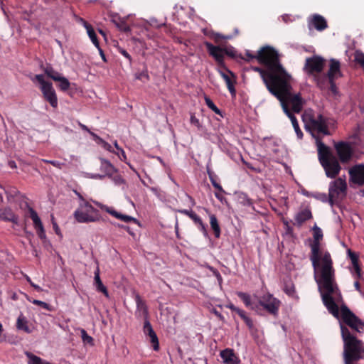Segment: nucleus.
<instances>
[{"instance_id":"9b49d317","label":"nucleus","mask_w":364,"mask_h":364,"mask_svg":"<svg viewBox=\"0 0 364 364\" xmlns=\"http://www.w3.org/2000/svg\"><path fill=\"white\" fill-rule=\"evenodd\" d=\"M258 304L259 305L260 311L263 308L269 314L277 316L281 306V301L272 294L267 293L259 298Z\"/></svg>"},{"instance_id":"774afa93","label":"nucleus","mask_w":364,"mask_h":364,"mask_svg":"<svg viewBox=\"0 0 364 364\" xmlns=\"http://www.w3.org/2000/svg\"><path fill=\"white\" fill-rule=\"evenodd\" d=\"M190 218L194 221V223L198 222L200 217H198L194 212L190 213Z\"/></svg>"},{"instance_id":"c85d7f7f","label":"nucleus","mask_w":364,"mask_h":364,"mask_svg":"<svg viewBox=\"0 0 364 364\" xmlns=\"http://www.w3.org/2000/svg\"><path fill=\"white\" fill-rule=\"evenodd\" d=\"M95 274V284L96 285L97 290L103 293L106 297H109V293L106 287L102 284L100 277V269L97 267L94 272Z\"/></svg>"},{"instance_id":"09e8293b","label":"nucleus","mask_w":364,"mask_h":364,"mask_svg":"<svg viewBox=\"0 0 364 364\" xmlns=\"http://www.w3.org/2000/svg\"><path fill=\"white\" fill-rule=\"evenodd\" d=\"M244 164L250 170L255 172H259L261 168L258 166L253 165L250 161H242Z\"/></svg>"},{"instance_id":"58836bf2","label":"nucleus","mask_w":364,"mask_h":364,"mask_svg":"<svg viewBox=\"0 0 364 364\" xmlns=\"http://www.w3.org/2000/svg\"><path fill=\"white\" fill-rule=\"evenodd\" d=\"M44 73L49 78L55 81L58 80V77L61 76V75L55 71L51 66H47L44 68Z\"/></svg>"},{"instance_id":"c03bdc74","label":"nucleus","mask_w":364,"mask_h":364,"mask_svg":"<svg viewBox=\"0 0 364 364\" xmlns=\"http://www.w3.org/2000/svg\"><path fill=\"white\" fill-rule=\"evenodd\" d=\"M81 337L84 343H87L93 345V338L89 336L85 329L80 330Z\"/></svg>"},{"instance_id":"0e129e2a","label":"nucleus","mask_w":364,"mask_h":364,"mask_svg":"<svg viewBox=\"0 0 364 364\" xmlns=\"http://www.w3.org/2000/svg\"><path fill=\"white\" fill-rule=\"evenodd\" d=\"M26 279L30 283V284L33 287H34L37 291H41L42 290L41 288L38 285H36L33 282H32L31 279L28 277H26Z\"/></svg>"},{"instance_id":"f03ea898","label":"nucleus","mask_w":364,"mask_h":364,"mask_svg":"<svg viewBox=\"0 0 364 364\" xmlns=\"http://www.w3.org/2000/svg\"><path fill=\"white\" fill-rule=\"evenodd\" d=\"M289 79L290 75L289 77H284L270 93L280 101L282 109L286 114L287 113H292V112L300 113L304 101L300 93H291L292 87L289 83Z\"/></svg>"},{"instance_id":"ea45409f","label":"nucleus","mask_w":364,"mask_h":364,"mask_svg":"<svg viewBox=\"0 0 364 364\" xmlns=\"http://www.w3.org/2000/svg\"><path fill=\"white\" fill-rule=\"evenodd\" d=\"M55 82H59L58 87L64 92L67 91L70 85L69 80L63 76L58 77V80H56Z\"/></svg>"},{"instance_id":"c9c22d12","label":"nucleus","mask_w":364,"mask_h":364,"mask_svg":"<svg viewBox=\"0 0 364 364\" xmlns=\"http://www.w3.org/2000/svg\"><path fill=\"white\" fill-rule=\"evenodd\" d=\"M287 117L290 119L292 126L299 139H302L303 133L299 128L298 121L293 113H287Z\"/></svg>"},{"instance_id":"2eb2a0df","label":"nucleus","mask_w":364,"mask_h":364,"mask_svg":"<svg viewBox=\"0 0 364 364\" xmlns=\"http://www.w3.org/2000/svg\"><path fill=\"white\" fill-rule=\"evenodd\" d=\"M334 148L338 156V159H351L353 149L350 142L344 141L334 142Z\"/></svg>"},{"instance_id":"bb28decb","label":"nucleus","mask_w":364,"mask_h":364,"mask_svg":"<svg viewBox=\"0 0 364 364\" xmlns=\"http://www.w3.org/2000/svg\"><path fill=\"white\" fill-rule=\"evenodd\" d=\"M314 80L316 84V86L321 90H325L328 88L329 85V78L327 74L321 75V73L314 75Z\"/></svg>"},{"instance_id":"473e14b6","label":"nucleus","mask_w":364,"mask_h":364,"mask_svg":"<svg viewBox=\"0 0 364 364\" xmlns=\"http://www.w3.org/2000/svg\"><path fill=\"white\" fill-rule=\"evenodd\" d=\"M112 21L121 31L127 33L131 31L130 26L124 19L121 18L120 17L114 18Z\"/></svg>"},{"instance_id":"4c0bfd02","label":"nucleus","mask_w":364,"mask_h":364,"mask_svg":"<svg viewBox=\"0 0 364 364\" xmlns=\"http://www.w3.org/2000/svg\"><path fill=\"white\" fill-rule=\"evenodd\" d=\"M210 224L211 228L213 230L215 235L216 237H219L220 235V228L217 220V218L215 215H210Z\"/></svg>"},{"instance_id":"f704fd0d","label":"nucleus","mask_w":364,"mask_h":364,"mask_svg":"<svg viewBox=\"0 0 364 364\" xmlns=\"http://www.w3.org/2000/svg\"><path fill=\"white\" fill-rule=\"evenodd\" d=\"M25 354L28 358V364H50L49 362L43 360L30 352H26Z\"/></svg>"},{"instance_id":"7ed1b4c3","label":"nucleus","mask_w":364,"mask_h":364,"mask_svg":"<svg viewBox=\"0 0 364 364\" xmlns=\"http://www.w3.org/2000/svg\"><path fill=\"white\" fill-rule=\"evenodd\" d=\"M341 336L343 341V359L345 364H352L362 358L364 344L362 341L351 335L347 327L340 323Z\"/></svg>"},{"instance_id":"72a5a7b5","label":"nucleus","mask_w":364,"mask_h":364,"mask_svg":"<svg viewBox=\"0 0 364 364\" xmlns=\"http://www.w3.org/2000/svg\"><path fill=\"white\" fill-rule=\"evenodd\" d=\"M90 135L92 136L93 140L98 145H100V146H102V148H104L107 151H112V146L106 142L104 139H102L101 137L97 136L95 133L90 132Z\"/></svg>"},{"instance_id":"c756f323","label":"nucleus","mask_w":364,"mask_h":364,"mask_svg":"<svg viewBox=\"0 0 364 364\" xmlns=\"http://www.w3.org/2000/svg\"><path fill=\"white\" fill-rule=\"evenodd\" d=\"M0 219L17 223V218L10 208L0 209Z\"/></svg>"},{"instance_id":"6ab92c4d","label":"nucleus","mask_w":364,"mask_h":364,"mask_svg":"<svg viewBox=\"0 0 364 364\" xmlns=\"http://www.w3.org/2000/svg\"><path fill=\"white\" fill-rule=\"evenodd\" d=\"M143 331L146 336H148L150 338V342L152 344L154 350H158L159 348V343L157 336L154 332L150 322L148 319H145Z\"/></svg>"},{"instance_id":"aec40b11","label":"nucleus","mask_w":364,"mask_h":364,"mask_svg":"<svg viewBox=\"0 0 364 364\" xmlns=\"http://www.w3.org/2000/svg\"><path fill=\"white\" fill-rule=\"evenodd\" d=\"M219 74L225 80L227 87L230 92L232 96H235L236 90L235 88V85L236 84V76L233 77L231 74L228 73L227 71L223 70V68L218 70Z\"/></svg>"},{"instance_id":"69168bd1","label":"nucleus","mask_w":364,"mask_h":364,"mask_svg":"<svg viewBox=\"0 0 364 364\" xmlns=\"http://www.w3.org/2000/svg\"><path fill=\"white\" fill-rule=\"evenodd\" d=\"M236 313L242 318L243 320L247 317L245 312L244 310L238 308Z\"/></svg>"},{"instance_id":"603ef678","label":"nucleus","mask_w":364,"mask_h":364,"mask_svg":"<svg viewBox=\"0 0 364 364\" xmlns=\"http://www.w3.org/2000/svg\"><path fill=\"white\" fill-rule=\"evenodd\" d=\"M348 255L353 264L358 263V257L355 252H352L350 250H348Z\"/></svg>"},{"instance_id":"f257e3e1","label":"nucleus","mask_w":364,"mask_h":364,"mask_svg":"<svg viewBox=\"0 0 364 364\" xmlns=\"http://www.w3.org/2000/svg\"><path fill=\"white\" fill-rule=\"evenodd\" d=\"M313 232L314 241L310 245L309 259L314 269V277L324 306L335 318H339V308L336 303L342 301V295L336 281L333 260L328 251L321 250V229L315 225Z\"/></svg>"},{"instance_id":"de8ad7c7","label":"nucleus","mask_w":364,"mask_h":364,"mask_svg":"<svg viewBox=\"0 0 364 364\" xmlns=\"http://www.w3.org/2000/svg\"><path fill=\"white\" fill-rule=\"evenodd\" d=\"M354 60L361 66H364V53L356 51L354 55Z\"/></svg>"},{"instance_id":"a211bd4d","label":"nucleus","mask_w":364,"mask_h":364,"mask_svg":"<svg viewBox=\"0 0 364 364\" xmlns=\"http://www.w3.org/2000/svg\"><path fill=\"white\" fill-rule=\"evenodd\" d=\"M350 181L358 185L364 184V165H356L349 170Z\"/></svg>"},{"instance_id":"4468645a","label":"nucleus","mask_w":364,"mask_h":364,"mask_svg":"<svg viewBox=\"0 0 364 364\" xmlns=\"http://www.w3.org/2000/svg\"><path fill=\"white\" fill-rule=\"evenodd\" d=\"M96 167L98 170L95 173L90 174L91 178H103L106 176H112L115 172L114 167L109 161H98Z\"/></svg>"},{"instance_id":"49530a36","label":"nucleus","mask_w":364,"mask_h":364,"mask_svg":"<svg viewBox=\"0 0 364 364\" xmlns=\"http://www.w3.org/2000/svg\"><path fill=\"white\" fill-rule=\"evenodd\" d=\"M210 37L216 43H219L223 39H229V36H224L218 33H214L213 32Z\"/></svg>"},{"instance_id":"5fc2aeb1","label":"nucleus","mask_w":364,"mask_h":364,"mask_svg":"<svg viewBox=\"0 0 364 364\" xmlns=\"http://www.w3.org/2000/svg\"><path fill=\"white\" fill-rule=\"evenodd\" d=\"M245 56L246 58H243V59L246 61H250L254 59L257 60V54L254 55L250 50H246Z\"/></svg>"},{"instance_id":"423d86ee","label":"nucleus","mask_w":364,"mask_h":364,"mask_svg":"<svg viewBox=\"0 0 364 364\" xmlns=\"http://www.w3.org/2000/svg\"><path fill=\"white\" fill-rule=\"evenodd\" d=\"M306 128L313 136L316 133L318 134L330 135L328 128L327 119L321 114L315 117H310L309 121L306 122Z\"/></svg>"},{"instance_id":"412c9836","label":"nucleus","mask_w":364,"mask_h":364,"mask_svg":"<svg viewBox=\"0 0 364 364\" xmlns=\"http://www.w3.org/2000/svg\"><path fill=\"white\" fill-rule=\"evenodd\" d=\"M316 145L318 151V159H337L332 156V151L330 147L326 146L318 138L316 139Z\"/></svg>"},{"instance_id":"393cba45","label":"nucleus","mask_w":364,"mask_h":364,"mask_svg":"<svg viewBox=\"0 0 364 364\" xmlns=\"http://www.w3.org/2000/svg\"><path fill=\"white\" fill-rule=\"evenodd\" d=\"M237 295L242 299L246 307L250 309L257 314L260 313V307L258 304V302L252 301L250 294L238 291L237 292Z\"/></svg>"},{"instance_id":"5701e85b","label":"nucleus","mask_w":364,"mask_h":364,"mask_svg":"<svg viewBox=\"0 0 364 364\" xmlns=\"http://www.w3.org/2000/svg\"><path fill=\"white\" fill-rule=\"evenodd\" d=\"M329 80H336L338 77H342V73L341 71V63L336 59H331L330 60L329 69L326 73Z\"/></svg>"},{"instance_id":"6e6552de","label":"nucleus","mask_w":364,"mask_h":364,"mask_svg":"<svg viewBox=\"0 0 364 364\" xmlns=\"http://www.w3.org/2000/svg\"><path fill=\"white\" fill-rule=\"evenodd\" d=\"M347 184L345 178H338L329 183L328 201L333 205L338 199L343 198L346 195Z\"/></svg>"},{"instance_id":"9d476101","label":"nucleus","mask_w":364,"mask_h":364,"mask_svg":"<svg viewBox=\"0 0 364 364\" xmlns=\"http://www.w3.org/2000/svg\"><path fill=\"white\" fill-rule=\"evenodd\" d=\"M251 69L260 75L263 82L269 92L273 90V88L284 77L283 76H279L277 73H272L268 68L264 70L257 66H252Z\"/></svg>"},{"instance_id":"2f4dec72","label":"nucleus","mask_w":364,"mask_h":364,"mask_svg":"<svg viewBox=\"0 0 364 364\" xmlns=\"http://www.w3.org/2000/svg\"><path fill=\"white\" fill-rule=\"evenodd\" d=\"M84 25H85V27L87 30V34H88L90 40L92 41L93 44L95 46V47L97 49H100V43H99L97 35H96L92 26L90 24H89L88 23H87L86 21H85Z\"/></svg>"},{"instance_id":"4be33fe9","label":"nucleus","mask_w":364,"mask_h":364,"mask_svg":"<svg viewBox=\"0 0 364 364\" xmlns=\"http://www.w3.org/2000/svg\"><path fill=\"white\" fill-rule=\"evenodd\" d=\"M309 26H313L318 31H322L328 27L327 21L322 16L314 14L309 18Z\"/></svg>"},{"instance_id":"e2e57ef3","label":"nucleus","mask_w":364,"mask_h":364,"mask_svg":"<svg viewBox=\"0 0 364 364\" xmlns=\"http://www.w3.org/2000/svg\"><path fill=\"white\" fill-rule=\"evenodd\" d=\"M222 192L220 193H215V196L217 199H218L221 203L227 202L226 198L222 195Z\"/></svg>"},{"instance_id":"79ce46f5","label":"nucleus","mask_w":364,"mask_h":364,"mask_svg":"<svg viewBox=\"0 0 364 364\" xmlns=\"http://www.w3.org/2000/svg\"><path fill=\"white\" fill-rule=\"evenodd\" d=\"M284 291L289 296H294L295 294V287L294 284L291 281L286 282L284 284Z\"/></svg>"},{"instance_id":"cd10ccee","label":"nucleus","mask_w":364,"mask_h":364,"mask_svg":"<svg viewBox=\"0 0 364 364\" xmlns=\"http://www.w3.org/2000/svg\"><path fill=\"white\" fill-rule=\"evenodd\" d=\"M16 326L18 331H23L27 333L32 331L29 327L28 319L22 313L17 318Z\"/></svg>"},{"instance_id":"864d4df0","label":"nucleus","mask_w":364,"mask_h":364,"mask_svg":"<svg viewBox=\"0 0 364 364\" xmlns=\"http://www.w3.org/2000/svg\"><path fill=\"white\" fill-rule=\"evenodd\" d=\"M114 147L117 149V151L115 153L118 156V157L121 158V156H122L124 159H126L127 157L124 151L120 147H119L117 142L114 143Z\"/></svg>"},{"instance_id":"b1692460","label":"nucleus","mask_w":364,"mask_h":364,"mask_svg":"<svg viewBox=\"0 0 364 364\" xmlns=\"http://www.w3.org/2000/svg\"><path fill=\"white\" fill-rule=\"evenodd\" d=\"M30 217L32 219L33 222V225L35 228L37 230V233L38 237L41 239H45L46 238V233L43 228V225L41 223V220L40 218L38 217L37 213L32 208L30 209Z\"/></svg>"},{"instance_id":"7c9ffc66","label":"nucleus","mask_w":364,"mask_h":364,"mask_svg":"<svg viewBox=\"0 0 364 364\" xmlns=\"http://www.w3.org/2000/svg\"><path fill=\"white\" fill-rule=\"evenodd\" d=\"M312 217L311 212L309 209H304L298 213L295 216V220L299 225H301L306 220Z\"/></svg>"},{"instance_id":"20e7f679","label":"nucleus","mask_w":364,"mask_h":364,"mask_svg":"<svg viewBox=\"0 0 364 364\" xmlns=\"http://www.w3.org/2000/svg\"><path fill=\"white\" fill-rule=\"evenodd\" d=\"M257 61L272 73L279 76L289 77V75L281 65L279 54L274 48L269 46L262 47L257 52Z\"/></svg>"},{"instance_id":"f3484780","label":"nucleus","mask_w":364,"mask_h":364,"mask_svg":"<svg viewBox=\"0 0 364 364\" xmlns=\"http://www.w3.org/2000/svg\"><path fill=\"white\" fill-rule=\"evenodd\" d=\"M93 203L97 205L100 208H101L102 210L106 211L107 213H109L111 215L114 216V218L119 219V220H121L124 222H126V223H128V222H130V221H134V222H136V219H135L134 218L132 217V216H129V215H123L122 213H119L118 212H117L114 208H111V207H108L105 205H103L101 203L98 202V201H93Z\"/></svg>"},{"instance_id":"1a4fd4ad","label":"nucleus","mask_w":364,"mask_h":364,"mask_svg":"<svg viewBox=\"0 0 364 364\" xmlns=\"http://www.w3.org/2000/svg\"><path fill=\"white\" fill-rule=\"evenodd\" d=\"M341 317L346 325L358 333L364 331V322L359 319L346 305L341 307Z\"/></svg>"},{"instance_id":"a18cd8bd","label":"nucleus","mask_w":364,"mask_h":364,"mask_svg":"<svg viewBox=\"0 0 364 364\" xmlns=\"http://www.w3.org/2000/svg\"><path fill=\"white\" fill-rule=\"evenodd\" d=\"M329 90V91L333 95H336L338 94V89L336 86V80H333L332 79L331 80H329V85H328V88Z\"/></svg>"},{"instance_id":"052dcab7","label":"nucleus","mask_w":364,"mask_h":364,"mask_svg":"<svg viewBox=\"0 0 364 364\" xmlns=\"http://www.w3.org/2000/svg\"><path fill=\"white\" fill-rule=\"evenodd\" d=\"M144 77L146 80L149 79V75L146 72H141L140 73L136 74V78L138 80H142Z\"/></svg>"},{"instance_id":"6e6d98bb","label":"nucleus","mask_w":364,"mask_h":364,"mask_svg":"<svg viewBox=\"0 0 364 364\" xmlns=\"http://www.w3.org/2000/svg\"><path fill=\"white\" fill-rule=\"evenodd\" d=\"M311 196L312 197H314V198H316L317 199L321 200L323 202H326L327 200V196H326V195L325 193H311Z\"/></svg>"},{"instance_id":"680f3d73","label":"nucleus","mask_w":364,"mask_h":364,"mask_svg":"<svg viewBox=\"0 0 364 364\" xmlns=\"http://www.w3.org/2000/svg\"><path fill=\"white\" fill-rule=\"evenodd\" d=\"M195 223L198 225L199 228L203 233H206L205 226L200 218L198 220V222H196Z\"/></svg>"},{"instance_id":"a19ab883","label":"nucleus","mask_w":364,"mask_h":364,"mask_svg":"<svg viewBox=\"0 0 364 364\" xmlns=\"http://www.w3.org/2000/svg\"><path fill=\"white\" fill-rule=\"evenodd\" d=\"M205 102L209 109L215 114L222 115L221 111L217 107L214 102L207 96L205 97Z\"/></svg>"},{"instance_id":"bf43d9fd","label":"nucleus","mask_w":364,"mask_h":364,"mask_svg":"<svg viewBox=\"0 0 364 364\" xmlns=\"http://www.w3.org/2000/svg\"><path fill=\"white\" fill-rule=\"evenodd\" d=\"M223 53L227 55L235 58V51L232 49L223 48Z\"/></svg>"},{"instance_id":"ddd939ff","label":"nucleus","mask_w":364,"mask_h":364,"mask_svg":"<svg viewBox=\"0 0 364 364\" xmlns=\"http://www.w3.org/2000/svg\"><path fill=\"white\" fill-rule=\"evenodd\" d=\"M204 45L206 47L209 55L212 56L216 61L219 67L218 69L223 68L228 73L231 74L233 77H235V74L230 70H229L225 64L223 53L224 49L220 48V46H214L208 41L204 42Z\"/></svg>"},{"instance_id":"37998d69","label":"nucleus","mask_w":364,"mask_h":364,"mask_svg":"<svg viewBox=\"0 0 364 364\" xmlns=\"http://www.w3.org/2000/svg\"><path fill=\"white\" fill-rule=\"evenodd\" d=\"M30 301L31 303H33V304L38 305V306H41V308H43L44 309H46V310H48V311H52L51 306L48 304H47L46 302H44V301H41V300H37V299L30 300Z\"/></svg>"},{"instance_id":"338daca9","label":"nucleus","mask_w":364,"mask_h":364,"mask_svg":"<svg viewBox=\"0 0 364 364\" xmlns=\"http://www.w3.org/2000/svg\"><path fill=\"white\" fill-rule=\"evenodd\" d=\"M3 193L8 194V191L2 186L0 185V203L3 201Z\"/></svg>"},{"instance_id":"13d9d810","label":"nucleus","mask_w":364,"mask_h":364,"mask_svg":"<svg viewBox=\"0 0 364 364\" xmlns=\"http://www.w3.org/2000/svg\"><path fill=\"white\" fill-rule=\"evenodd\" d=\"M191 123L197 127L198 128L200 127L199 119H197L194 115L191 116Z\"/></svg>"},{"instance_id":"39448f33","label":"nucleus","mask_w":364,"mask_h":364,"mask_svg":"<svg viewBox=\"0 0 364 364\" xmlns=\"http://www.w3.org/2000/svg\"><path fill=\"white\" fill-rule=\"evenodd\" d=\"M75 219L80 223L98 222L101 220L99 211L87 200H83L73 213Z\"/></svg>"},{"instance_id":"dca6fc26","label":"nucleus","mask_w":364,"mask_h":364,"mask_svg":"<svg viewBox=\"0 0 364 364\" xmlns=\"http://www.w3.org/2000/svg\"><path fill=\"white\" fill-rule=\"evenodd\" d=\"M322 167L325 170V173L327 177L333 178L337 176L341 170V167L338 161H320Z\"/></svg>"},{"instance_id":"e433bc0d","label":"nucleus","mask_w":364,"mask_h":364,"mask_svg":"<svg viewBox=\"0 0 364 364\" xmlns=\"http://www.w3.org/2000/svg\"><path fill=\"white\" fill-rule=\"evenodd\" d=\"M207 173L213 187L215 188L219 192H224V190L222 188V186L217 183L215 180L216 176L215 175L213 171L210 170L209 164L207 165Z\"/></svg>"},{"instance_id":"f8f14e48","label":"nucleus","mask_w":364,"mask_h":364,"mask_svg":"<svg viewBox=\"0 0 364 364\" xmlns=\"http://www.w3.org/2000/svg\"><path fill=\"white\" fill-rule=\"evenodd\" d=\"M326 60L319 55H314L307 58L305 61L304 70L309 75H317L321 73L325 66Z\"/></svg>"},{"instance_id":"4d7b16f0","label":"nucleus","mask_w":364,"mask_h":364,"mask_svg":"<svg viewBox=\"0 0 364 364\" xmlns=\"http://www.w3.org/2000/svg\"><path fill=\"white\" fill-rule=\"evenodd\" d=\"M119 52L123 55L124 56L129 62L132 61V57L131 55L128 53V52L127 50H125L123 48H119Z\"/></svg>"},{"instance_id":"8fccbe9b","label":"nucleus","mask_w":364,"mask_h":364,"mask_svg":"<svg viewBox=\"0 0 364 364\" xmlns=\"http://www.w3.org/2000/svg\"><path fill=\"white\" fill-rule=\"evenodd\" d=\"M4 171H7L8 169H16L17 168V165L15 161H5V164L3 165Z\"/></svg>"},{"instance_id":"0eeeda50","label":"nucleus","mask_w":364,"mask_h":364,"mask_svg":"<svg viewBox=\"0 0 364 364\" xmlns=\"http://www.w3.org/2000/svg\"><path fill=\"white\" fill-rule=\"evenodd\" d=\"M35 79L41 85V90L43 98L51 107L56 108L58 107V97L56 92L50 82L46 81L43 75H36Z\"/></svg>"},{"instance_id":"a878e982","label":"nucleus","mask_w":364,"mask_h":364,"mask_svg":"<svg viewBox=\"0 0 364 364\" xmlns=\"http://www.w3.org/2000/svg\"><path fill=\"white\" fill-rule=\"evenodd\" d=\"M220 355L224 363L239 364L240 362V358L235 355L232 349L226 348L222 350Z\"/></svg>"},{"instance_id":"3c124183","label":"nucleus","mask_w":364,"mask_h":364,"mask_svg":"<svg viewBox=\"0 0 364 364\" xmlns=\"http://www.w3.org/2000/svg\"><path fill=\"white\" fill-rule=\"evenodd\" d=\"M135 301L136 303V306L138 309H140L141 310H146V305L144 301L141 299L139 295H136L135 296Z\"/></svg>"}]
</instances>
